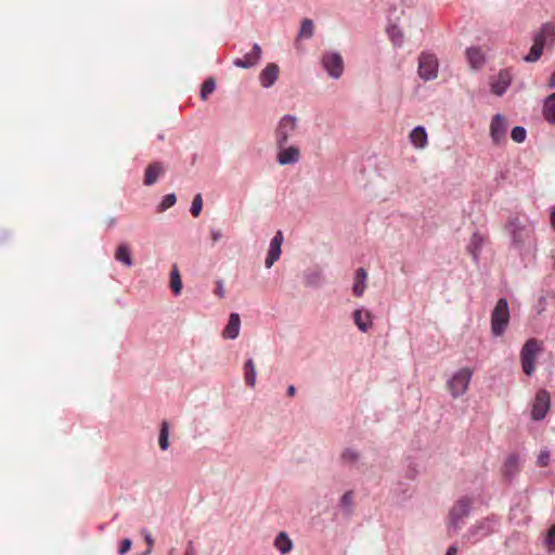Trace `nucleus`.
Instances as JSON below:
<instances>
[{"label":"nucleus","mask_w":555,"mask_h":555,"mask_svg":"<svg viewBox=\"0 0 555 555\" xmlns=\"http://www.w3.org/2000/svg\"><path fill=\"white\" fill-rule=\"evenodd\" d=\"M473 376V371L469 367H462L456 371L447 382V388L453 398L463 396L468 388L469 382Z\"/></svg>","instance_id":"nucleus-5"},{"label":"nucleus","mask_w":555,"mask_h":555,"mask_svg":"<svg viewBox=\"0 0 555 555\" xmlns=\"http://www.w3.org/2000/svg\"><path fill=\"white\" fill-rule=\"evenodd\" d=\"M170 288L176 296L179 295L182 291L181 275L176 264L170 271Z\"/></svg>","instance_id":"nucleus-30"},{"label":"nucleus","mask_w":555,"mask_h":555,"mask_svg":"<svg viewBox=\"0 0 555 555\" xmlns=\"http://www.w3.org/2000/svg\"><path fill=\"white\" fill-rule=\"evenodd\" d=\"M553 259H554L553 267L555 269V255H554Z\"/></svg>","instance_id":"nucleus-54"},{"label":"nucleus","mask_w":555,"mask_h":555,"mask_svg":"<svg viewBox=\"0 0 555 555\" xmlns=\"http://www.w3.org/2000/svg\"><path fill=\"white\" fill-rule=\"evenodd\" d=\"M488 519L481 521L480 524H477V525H473L472 527H469L468 531H467V534H468V538H473L474 539V542L478 541L480 538H483V537H487L488 534H490V528H489V525L487 524Z\"/></svg>","instance_id":"nucleus-25"},{"label":"nucleus","mask_w":555,"mask_h":555,"mask_svg":"<svg viewBox=\"0 0 555 555\" xmlns=\"http://www.w3.org/2000/svg\"><path fill=\"white\" fill-rule=\"evenodd\" d=\"M349 495V502L351 501V491L348 492Z\"/></svg>","instance_id":"nucleus-53"},{"label":"nucleus","mask_w":555,"mask_h":555,"mask_svg":"<svg viewBox=\"0 0 555 555\" xmlns=\"http://www.w3.org/2000/svg\"><path fill=\"white\" fill-rule=\"evenodd\" d=\"M168 437H169V425L166 421H164L160 426L159 438H158L159 448L163 451L168 449V446H169Z\"/></svg>","instance_id":"nucleus-32"},{"label":"nucleus","mask_w":555,"mask_h":555,"mask_svg":"<svg viewBox=\"0 0 555 555\" xmlns=\"http://www.w3.org/2000/svg\"><path fill=\"white\" fill-rule=\"evenodd\" d=\"M203 208V199L201 194H196L191 205V214L193 217H198Z\"/></svg>","instance_id":"nucleus-38"},{"label":"nucleus","mask_w":555,"mask_h":555,"mask_svg":"<svg viewBox=\"0 0 555 555\" xmlns=\"http://www.w3.org/2000/svg\"><path fill=\"white\" fill-rule=\"evenodd\" d=\"M141 533H142V535L144 537V540H145V542H146V544H147V550H146V552H145V555H147V554H150V553H151V551H152V547H153V544H154V540H153V538H152L151 533H150L147 530L143 529V530L141 531Z\"/></svg>","instance_id":"nucleus-41"},{"label":"nucleus","mask_w":555,"mask_h":555,"mask_svg":"<svg viewBox=\"0 0 555 555\" xmlns=\"http://www.w3.org/2000/svg\"><path fill=\"white\" fill-rule=\"evenodd\" d=\"M216 295L219 296L220 298H223L224 296V289H223V284L221 281H218L217 282V287H216V291H215Z\"/></svg>","instance_id":"nucleus-44"},{"label":"nucleus","mask_w":555,"mask_h":555,"mask_svg":"<svg viewBox=\"0 0 555 555\" xmlns=\"http://www.w3.org/2000/svg\"><path fill=\"white\" fill-rule=\"evenodd\" d=\"M547 38L555 40V25L553 23H544L540 29L533 35V43L545 48Z\"/></svg>","instance_id":"nucleus-15"},{"label":"nucleus","mask_w":555,"mask_h":555,"mask_svg":"<svg viewBox=\"0 0 555 555\" xmlns=\"http://www.w3.org/2000/svg\"><path fill=\"white\" fill-rule=\"evenodd\" d=\"M545 543L550 552H555V524L548 528Z\"/></svg>","instance_id":"nucleus-39"},{"label":"nucleus","mask_w":555,"mask_h":555,"mask_svg":"<svg viewBox=\"0 0 555 555\" xmlns=\"http://www.w3.org/2000/svg\"><path fill=\"white\" fill-rule=\"evenodd\" d=\"M410 141L416 149H424L428 143L427 131L423 126H416L410 132Z\"/></svg>","instance_id":"nucleus-19"},{"label":"nucleus","mask_w":555,"mask_h":555,"mask_svg":"<svg viewBox=\"0 0 555 555\" xmlns=\"http://www.w3.org/2000/svg\"><path fill=\"white\" fill-rule=\"evenodd\" d=\"M245 383L254 387L256 384V367L253 359H248L244 364Z\"/></svg>","instance_id":"nucleus-31"},{"label":"nucleus","mask_w":555,"mask_h":555,"mask_svg":"<svg viewBox=\"0 0 555 555\" xmlns=\"http://www.w3.org/2000/svg\"><path fill=\"white\" fill-rule=\"evenodd\" d=\"M548 88L550 89H554L555 88V72L551 75L550 79H548Z\"/></svg>","instance_id":"nucleus-48"},{"label":"nucleus","mask_w":555,"mask_h":555,"mask_svg":"<svg viewBox=\"0 0 555 555\" xmlns=\"http://www.w3.org/2000/svg\"><path fill=\"white\" fill-rule=\"evenodd\" d=\"M216 82L212 78H208L204 81L201 89L202 100H207L208 95L215 91Z\"/></svg>","instance_id":"nucleus-36"},{"label":"nucleus","mask_w":555,"mask_h":555,"mask_svg":"<svg viewBox=\"0 0 555 555\" xmlns=\"http://www.w3.org/2000/svg\"><path fill=\"white\" fill-rule=\"evenodd\" d=\"M346 501H347V493H345V494H343V495H341V502L344 503V502H346Z\"/></svg>","instance_id":"nucleus-52"},{"label":"nucleus","mask_w":555,"mask_h":555,"mask_svg":"<svg viewBox=\"0 0 555 555\" xmlns=\"http://www.w3.org/2000/svg\"><path fill=\"white\" fill-rule=\"evenodd\" d=\"M457 554V547L456 545H450L446 552V555H456Z\"/></svg>","instance_id":"nucleus-46"},{"label":"nucleus","mask_w":555,"mask_h":555,"mask_svg":"<svg viewBox=\"0 0 555 555\" xmlns=\"http://www.w3.org/2000/svg\"><path fill=\"white\" fill-rule=\"evenodd\" d=\"M115 259L127 267H131L133 264L130 248L126 244L118 245L115 251Z\"/></svg>","instance_id":"nucleus-29"},{"label":"nucleus","mask_w":555,"mask_h":555,"mask_svg":"<svg viewBox=\"0 0 555 555\" xmlns=\"http://www.w3.org/2000/svg\"><path fill=\"white\" fill-rule=\"evenodd\" d=\"M177 197L173 193L164 196L162 203L158 206V211L163 212L166 209L172 207L176 204Z\"/></svg>","instance_id":"nucleus-37"},{"label":"nucleus","mask_w":555,"mask_h":555,"mask_svg":"<svg viewBox=\"0 0 555 555\" xmlns=\"http://www.w3.org/2000/svg\"><path fill=\"white\" fill-rule=\"evenodd\" d=\"M276 162L282 166L296 164L300 158V150L296 145L285 144L276 146Z\"/></svg>","instance_id":"nucleus-11"},{"label":"nucleus","mask_w":555,"mask_h":555,"mask_svg":"<svg viewBox=\"0 0 555 555\" xmlns=\"http://www.w3.org/2000/svg\"><path fill=\"white\" fill-rule=\"evenodd\" d=\"M511 138L516 143L525 142L527 138V130L522 126H515L511 131Z\"/></svg>","instance_id":"nucleus-35"},{"label":"nucleus","mask_w":555,"mask_h":555,"mask_svg":"<svg viewBox=\"0 0 555 555\" xmlns=\"http://www.w3.org/2000/svg\"><path fill=\"white\" fill-rule=\"evenodd\" d=\"M543 50H544V48L533 43L531 46L528 54L524 56V61L527 63L537 62L542 56Z\"/></svg>","instance_id":"nucleus-34"},{"label":"nucleus","mask_w":555,"mask_h":555,"mask_svg":"<svg viewBox=\"0 0 555 555\" xmlns=\"http://www.w3.org/2000/svg\"><path fill=\"white\" fill-rule=\"evenodd\" d=\"M537 464L540 467H546L550 464V452L548 451H541L539 456H538Z\"/></svg>","instance_id":"nucleus-40"},{"label":"nucleus","mask_w":555,"mask_h":555,"mask_svg":"<svg viewBox=\"0 0 555 555\" xmlns=\"http://www.w3.org/2000/svg\"><path fill=\"white\" fill-rule=\"evenodd\" d=\"M541 350V345L537 338H529L520 350V362L522 372L531 376L535 369V358Z\"/></svg>","instance_id":"nucleus-4"},{"label":"nucleus","mask_w":555,"mask_h":555,"mask_svg":"<svg viewBox=\"0 0 555 555\" xmlns=\"http://www.w3.org/2000/svg\"><path fill=\"white\" fill-rule=\"evenodd\" d=\"M483 238L478 232H474L469 244L467 245V251L473 256V258L477 261L479 258V254L482 249Z\"/></svg>","instance_id":"nucleus-27"},{"label":"nucleus","mask_w":555,"mask_h":555,"mask_svg":"<svg viewBox=\"0 0 555 555\" xmlns=\"http://www.w3.org/2000/svg\"><path fill=\"white\" fill-rule=\"evenodd\" d=\"M367 271L364 268H359L353 276L352 294L356 297H362L366 289Z\"/></svg>","instance_id":"nucleus-17"},{"label":"nucleus","mask_w":555,"mask_h":555,"mask_svg":"<svg viewBox=\"0 0 555 555\" xmlns=\"http://www.w3.org/2000/svg\"><path fill=\"white\" fill-rule=\"evenodd\" d=\"M507 121L505 117L498 113L490 122V138L494 145H500L506 139Z\"/></svg>","instance_id":"nucleus-9"},{"label":"nucleus","mask_w":555,"mask_h":555,"mask_svg":"<svg viewBox=\"0 0 555 555\" xmlns=\"http://www.w3.org/2000/svg\"><path fill=\"white\" fill-rule=\"evenodd\" d=\"M164 173V167L162 163H153L149 165L144 173V184L152 185L157 179Z\"/></svg>","instance_id":"nucleus-21"},{"label":"nucleus","mask_w":555,"mask_h":555,"mask_svg":"<svg viewBox=\"0 0 555 555\" xmlns=\"http://www.w3.org/2000/svg\"><path fill=\"white\" fill-rule=\"evenodd\" d=\"M261 57V48L259 44L255 43L253 50L245 54L244 57H237L233 61V64L236 67L241 68H249L255 66Z\"/></svg>","instance_id":"nucleus-14"},{"label":"nucleus","mask_w":555,"mask_h":555,"mask_svg":"<svg viewBox=\"0 0 555 555\" xmlns=\"http://www.w3.org/2000/svg\"><path fill=\"white\" fill-rule=\"evenodd\" d=\"M322 65L328 75L333 78H339L343 75L344 60L338 53H325L322 57Z\"/></svg>","instance_id":"nucleus-10"},{"label":"nucleus","mask_w":555,"mask_h":555,"mask_svg":"<svg viewBox=\"0 0 555 555\" xmlns=\"http://www.w3.org/2000/svg\"><path fill=\"white\" fill-rule=\"evenodd\" d=\"M210 235L214 243L218 242L222 237L220 230H211Z\"/></svg>","instance_id":"nucleus-45"},{"label":"nucleus","mask_w":555,"mask_h":555,"mask_svg":"<svg viewBox=\"0 0 555 555\" xmlns=\"http://www.w3.org/2000/svg\"><path fill=\"white\" fill-rule=\"evenodd\" d=\"M519 456L516 453L509 454L502 467L504 478L511 480L518 472Z\"/></svg>","instance_id":"nucleus-20"},{"label":"nucleus","mask_w":555,"mask_h":555,"mask_svg":"<svg viewBox=\"0 0 555 555\" xmlns=\"http://www.w3.org/2000/svg\"><path fill=\"white\" fill-rule=\"evenodd\" d=\"M352 318L356 326L363 333H366L373 326L372 312L364 308L356 309Z\"/></svg>","instance_id":"nucleus-12"},{"label":"nucleus","mask_w":555,"mask_h":555,"mask_svg":"<svg viewBox=\"0 0 555 555\" xmlns=\"http://www.w3.org/2000/svg\"><path fill=\"white\" fill-rule=\"evenodd\" d=\"M511 85V77L506 72H500L499 79L491 85V91L498 96H502Z\"/></svg>","instance_id":"nucleus-22"},{"label":"nucleus","mask_w":555,"mask_h":555,"mask_svg":"<svg viewBox=\"0 0 555 555\" xmlns=\"http://www.w3.org/2000/svg\"><path fill=\"white\" fill-rule=\"evenodd\" d=\"M535 308H537V313L538 314H541L545 310V308H546V298L544 296H541L538 299Z\"/></svg>","instance_id":"nucleus-43"},{"label":"nucleus","mask_w":555,"mask_h":555,"mask_svg":"<svg viewBox=\"0 0 555 555\" xmlns=\"http://www.w3.org/2000/svg\"><path fill=\"white\" fill-rule=\"evenodd\" d=\"M416 473H417V472H416V469H415L414 467H410V469L408 470L406 476H408L409 478H411V479H414V478H415V476H416Z\"/></svg>","instance_id":"nucleus-49"},{"label":"nucleus","mask_w":555,"mask_h":555,"mask_svg":"<svg viewBox=\"0 0 555 555\" xmlns=\"http://www.w3.org/2000/svg\"><path fill=\"white\" fill-rule=\"evenodd\" d=\"M466 57L474 68H480L485 64V56L478 47L467 48Z\"/></svg>","instance_id":"nucleus-24"},{"label":"nucleus","mask_w":555,"mask_h":555,"mask_svg":"<svg viewBox=\"0 0 555 555\" xmlns=\"http://www.w3.org/2000/svg\"><path fill=\"white\" fill-rule=\"evenodd\" d=\"M241 319L238 313H231L227 326L222 332L225 339H235L240 334Z\"/></svg>","instance_id":"nucleus-18"},{"label":"nucleus","mask_w":555,"mask_h":555,"mask_svg":"<svg viewBox=\"0 0 555 555\" xmlns=\"http://www.w3.org/2000/svg\"><path fill=\"white\" fill-rule=\"evenodd\" d=\"M295 392H296L295 387H294L293 385H291V386L287 388V395H288L289 397H293V396H295Z\"/></svg>","instance_id":"nucleus-51"},{"label":"nucleus","mask_w":555,"mask_h":555,"mask_svg":"<svg viewBox=\"0 0 555 555\" xmlns=\"http://www.w3.org/2000/svg\"><path fill=\"white\" fill-rule=\"evenodd\" d=\"M551 405V396L546 389H539L535 392L531 409V418L542 421L545 418Z\"/></svg>","instance_id":"nucleus-8"},{"label":"nucleus","mask_w":555,"mask_h":555,"mask_svg":"<svg viewBox=\"0 0 555 555\" xmlns=\"http://www.w3.org/2000/svg\"><path fill=\"white\" fill-rule=\"evenodd\" d=\"M386 33L395 47H402L404 36L401 28L396 24H389L386 28Z\"/></svg>","instance_id":"nucleus-28"},{"label":"nucleus","mask_w":555,"mask_h":555,"mask_svg":"<svg viewBox=\"0 0 555 555\" xmlns=\"http://www.w3.org/2000/svg\"><path fill=\"white\" fill-rule=\"evenodd\" d=\"M313 33H314V25H313L312 20L305 18L301 22L298 37L299 38H311L313 36Z\"/></svg>","instance_id":"nucleus-33"},{"label":"nucleus","mask_w":555,"mask_h":555,"mask_svg":"<svg viewBox=\"0 0 555 555\" xmlns=\"http://www.w3.org/2000/svg\"><path fill=\"white\" fill-rule=\"evenodd\" d=\"M438 59L435 54L422 52L418 56V75L425 80L436 79L438 76Z\"/></svg>","instance_id":"nucleus-7"},{"label":"nucleus","mask_w":555,"mask_h":555,"mask_svg":"<svg viewBox=\"0 0 555 555\" xmlns=\"http://www.w3.org/2000/svg\"><path fill=\"white\" fill-rule=\"evenodd\" d=\"M297 129V118L293 115H284L278 122L274 131L275 146L288 144L289 138Z\"/></svg>","instance_id":"nucleus-6"},{"label":"nucleus","mask_w":555,"mask_h":555,"mask_svg":"<svg viewBox=\"0 0 555 555\" xmlns=\"http://www.w3.org/2000/svg\"><path fill=\"white\" fill-rule=\"evenodd\" d=\"M274 546L282 555H286L293 550L294 545L287 533L282 531L275 537Z\"/></svg>","instance_id":"nucleus-26"},{"label":"nucleus","mask_w":555,"mask_h":555,"mask_svg":"<svg viewBox=\"0 0 555 555\" xmlns=\"http://www.w3.org/2000/svg\"><path fill=\"white\" fill-rule=\"evenodd\" d=\"M131 545H132V542H131V540H130V539H124V540L120 542L118 553H119L120 555H125L127 552H129V551H130Z\"/></svg>","instance_id":"nucleus-42"},{"label":"nucleus","mask_w":555,"mask_h":555,"mask_svg":"<svg viewBox=\"0 0 555 555\" xmlns=\"http://www.w3.org/2000/svg\"><path fill=\"white\" fill-rule=\"evenodd\" d=\"M542 115L548 124L555 125V92L544 100Z\"/></svg>","instance_id":"nucleus-23"},{"label":"nucleus","mask_w":555,"mask_h":555,"mask_svg":"<svg viewBox=\"0 0 555 555\" xmlns=\"http://www.w3.org/2000/svg\"><path fill=\"white\" fill-rule=\"evenodd\" d=\"M348 456H349V463L354 462L358 459V455L354 452H352L351 450H349Z\"/></svg>","instance_id":"nucleus-50"},{"label":"nucleus","mask_w":555,"mask_h":555,"mask_svg":"<svg viewBox=\"0 0 555 555\" xmlns=\"http://www.w3.org/2000/svg\"><path fill=\"white\" fill-rule=\"evenodd\" d=\"M505 230L511 236V246L518 251L525 248L526 242L532 234V229L525 224L518 216L508 218Z\"/></svg>","instance_id":"nucleus-1"},{"label":"nucleus","mask_w":555,"mask_h":555,"mask_svg":"<svg viewBox=\"0 0 555 555\" xmlns=\"http://www.w3.org/2000/svg\"><path fill=\"white\" fill-rule=\"evenodd\" d=\"M550 220L552 228L555 230V207L551 210Z\"/></svg>","instance_id":"nucleus-47"},{"label":"nucleus","mask_w":555,"mask_h":555,"mask_svg":"<svg viewBox=\"0 0 555 555\" xmlns=\"http://www.w3.org/2000/svg\"><path fill=\"white\" fill-rule=\"evenodd\" d=\"M279 77V66L274 63L268 64L260 73L259 80L263 88L272 87Z\"/></svg>","instance_id":"nucleus-16"},{"label":"nucleus","mask_w":555,"mask_h":555,"mask_svg":"<svg viewBox=\"0 0 555 555\" xmlns=\"http://www.w3.org/2000/svg\"><path fill=\"white\" fill-rule=\"evenodd\" d=\"M511 320L509 306L505 297L498 299L490 318L491 333L494 337L503 336Z\"/></svg>","instance_id":"nucleus-2"},{"label":"nucleus","mask_w":555,"mask_h":555,"mask_svg":"<svg viewBox=\"0 0 555 555\" xmlns=\"http://www.w3.org/2000/svg\"><path fill=\"white\" fill-rule=\"evenodd\" d=\"M473 503V499L468 495H463L455 501L447 516L449 530L457 531L462 527L464 519L470 514Z\"/></svg>","instance_id":"nucleus-3"},{"label":"nucleus","mask_w":555,"mask_h":555,"mask_svg":"<svg viewBox=\"0 0 555 555\" xmlns=\"http://www.w3.org/2000/svg\"><path fill=\"white\" fill-rule=\"evenodd\" d=\"M282 243L283 233L281 231H278L270 242V249L266 258L267 268H271L273 263L280 258Z\"/></svg>","instance_id":"nucleus-13"}]
</instances>
